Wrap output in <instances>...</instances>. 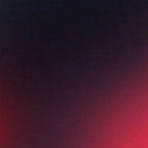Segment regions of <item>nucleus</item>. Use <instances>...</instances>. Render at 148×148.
I'll return each instance as SVG.
<instances>
[{"label": "nucleus", "instance_id": "obj_1", "mask_svg": "<svg viewBox=\"0 0 148 148\" xmlns=\"http://www.w3.org/2000/svg\"><path fill=\"white\" fill-rule=\"evenodd\" d=\"M136 46H134V47H136Z\"/></svg>", "mask_w": 148, "mask_h": 148}]
</instances>
